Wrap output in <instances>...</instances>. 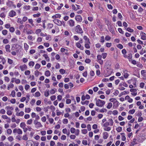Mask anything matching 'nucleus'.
I'll use <instances>...</instances> for the list:
<instances>
[{
	"label": "nucleus",
	"instance_id": "cd10ccee",
	"mask_svg": "<svg viewBox=\"0 0 146 146\" xmlns=\"http://www.w3.org/2000/svg\"><path fill=\"white\" fill-rule=\"evenodd\" d=\"M22 139L25 141H27L28 139V137L26 135H23L22 137Z\"/></svg>",
	"mask_w": 146,
	"mask_h": 146
},
{
	"label": "nucleus",
	"instance_id": "6ab92c4d",
	"mask_svg": "<svg viewBox=\"0 0 146 146\" xmlns=\"http://www.w3.org/2000/svg\"><path fill=\"white\" fill-rule=\"evenodd\" d=\"M29 141L26 142V146H29L28 145H27L28 144H30L31 146H32L33 145V141Z\"/></svg>",
	"mask_w": 146,
	"mask_h": 146
},
{
	"label": "nucleus",
	"instance_id": "dca6fc26",
	"mask_svg": "<svg viewBox=\"0 0 146 146\" xmlns=\"http://www.w3.org/2000/svg\"><path fill=\"white\" fill-rule=\"evenodd\" d=\"M29 47V45L26 43L24 44V48L25 50H27L28 49Z\"/></svg>",
	"mask_w": 146,
	"mask_h": 146
},
{
	"label": "nucleus",
	"instance_id": "c9c22d12",
	"mask_svg": "<svg viewBox=\"0 0 146 146\" xmlns=\"http://www.w3.org/2000/svg\"><path fill=\"white\" fill-rule=\"evenodd\" d=\"M17 133L18 134H22L23 132L20 129H17Z\"/></svg>",
	"mask_w": 146,
	"mask_h": 146
},
{
	"label": "nucleus",
	"instance_id": "9b49d317",
	"mask_svg": "<svg viewBox=\"0 0 146 146\" xmlns=\"http://www.w3.org/2000/svg\"><path fill=\"white\" fill-rule=\"evenodd\" d=\"M83 38L85 40V43H90L89 38H88L86 36H84Z\"/></svg>",
	"mask_w": 146,
	"mask_h": 146
},
{
	"label": "nucleus",
	"instance_id": "4be33fe9",
	"mask_svg": "<svg viewBox=\"0 0 146 146\" xmlns=\"http://www.w3.org/2000/svg\"><path fill=\"white\" fill-rule=\"evenodd\" d=\"M90 43H85V47L86 48H90V46L89 44H90Z\"/></svg>",
	"mask_w": 146,
	"mask_h": 146
},
{
	"label": "nucleus",
	"instance_id": "7c9ffc66",
	"mask_svg": "<svg viewBox=\"0 0 146 146\" xmlns=\"http://www.w3.org/2000/svg\"><path fill=\"white\" fill-rule=\"evenodd\" d=\"M40 73V72L39 71L36 70L35 71V75L36 77H37L39 75V74Z\"/></svg>",
	"mask_w": 146,
	"mask_h": 146
},
{
	"label": "nucleus",
	"instance_id": "72a5a7b5",
	"mask_svg": "<svg viewBox=\"0 0 146 146\" xmlns=\"http://www.w3.org/2000/svg\"><path fill=\"white\" fill-rule=\"evenodd\" d=\"M7 132L8 134H11L12 133V130L11 129H8L7 130Z\"/></svg>",
	"mask_w": 146,
	"mask_h": 146
},
{
	"label": "nucleus",
	"instance_id": "f3484780",
	"mask_svg": "<svg viewBox=\"0 0 146 146\" xmlns=\"http://www.w3.org/2000/svg\"><path fill=\"white\" fill-rule=\"evenodd\" d=\"M45 75L46 76H50V73L49 70H47L45 72Z\"/></svg>",
	"mask_w": 146,
	"mask_h": 146
},
{
	"label": "nucleus",
	"instance_id": "864d4df0",
	"mask_svg": "<svg viewBox=\"0 0 146 146\" xmlns=\"http://www.w3.org/2000/svg\"><path fill=\"white\" fill-rule=\"evenodd\" d=\"M11 95L13 97L15 96V92L14 90H13L11 92Z\"/></svg>",
	"mask_w": 146,
	"mask_h": 146
},
{
	"label": "nucleus",
	"instance_id": "e2e57ef3",
	"mask_svg": "<svg viewBox=\"0 0 146 146\" xmlns=\"http://www.w3.org/2000/svg\"><path fill=\"white\" fill-rule=\"evenodd\" d=\"M4 80L5 81L7 82H9L10 80L9 78L8 77H5Z\"/></svg>",
	"mask_w": 146,
	"mask_h": 146
},
{
	"label": "nucleus",
	"instance_id": "603ef678",
	"mask_svg": "<svg viewBox=\"0 0 146 146\" xmlns=\"http://www.w3.org/2000/svg\"><path fill=\"white\" fill-rule=\"evenodd\" d=\"M82 133L84 134H86L88 132L87 130L86 129H82Z\"/></svg>",
	"mask_w": 146,
	"mask_h": 146
},
{
	"label": "nucleus",
	"instance_id": "a878e982",
	"mask_svg": "<svg viewBox=\"0 0 146 146\" xmlns=\"http://www.w3.org/2000/svg\"><path fill=\"white\" fill-rule=\"evenodd\" d=\"M7 31L6 30H3L2 31V33L4 35H5L7 33Z\"/></svg>",
	"mask_w": 146,
	"mask_h": 146
},
{
	"label": "nucleus",
	"instance_id": "052dcab7",
	"mask_svg": "<svg viewBox=\"0 0 146 146\" xmlns=\"http://www.w3.org/2000/svg\"><path fill=\"white\" fill-rule=\"evenodd\" d=\"M56 97L54 95L50 97V99L52 101L56 99Z\"/></svg>",
	"mask_w": 146,
	"mask_h": 146
},
{
	"label": "nucleus",
	"instance_id": "1a4fd4ad",
	"mask_svg": "<svg viewBox=\"0 0 146 146\" xmlns=\"http://www.w3.org/2000/svg\"><path fill=\"white\" fill-rule=\"evenodd\" d=\"M76 45L78 48H80L81 50H83L84 49V47L83 46H82L81 45L80 43H76Z\"/></svg>",
	"mask_w": 146,
	"mask_h": 146
},
{
	"label": "nucleus",
	"instance_id": "4468645a",
	"mask_svg": "<svg viewBox=\"0 0 146 146\" xmlns=\"http://www.w3.org/2000/svg\"><path fill=\"white\" fill-rule=\"evenodd\" d=\"M108 121H109L108 122L109 123V125L110 126H112L113 125V121L112 119H110Z\"/></svg>",
	"mask_w": 146,
	"mask_h": 146
},
{
	"label": "nucleus",
	"instance_id": "6e6552de",
	"mask_svg": "<svg viewBox=\"0 0 146 146\" xmlns=\"http://www.w3.org/2000/svg\"><path fill=\"white\" fill-rule=\"evenodd\" d=\"M146 34L145 33L142 32L141 34V39L143 40H145L146 39V36H145Z\"/></svg>",
	"mask_w": 146,
	"mask_h": 146
},
{
	"label": "nucleus",
	"instance_id": "f03ea898",
	"mask_svg": "<svg viewBox=\"0 0 146 146\" xmlns=\"http://www.w3.org/2000/svg\"><path fill=\"white\" fill-rule=\"evenodd\" d=\"M75 31L78 33L80 34L83 33V31L80 25H78L75 27Z\"/></svg>",
	"mask_w": 146,
	"mask_h": 146
},
{
	"label": "nucleus",
	"instance_id": "0e129e2a",
	"mask_svg": "<svg viewBox=\"0 0 146 146\" xmlns=\"http://www.w3.org/2000/svg\"><path fill=\"white\" fill-rule=\"evenodd\" d=\"M145 85V83L143 82H141L140 83V87L141 88H143Z\"/></svg>",
	"mask_w": 146,
	"mask_h": 146
},
{
	"label": "nucleus",
	"instance_id": "338daca9",
	"mask_svg": "<svg viewBox=\"0 0 146 146\" xmlns=\"http://www.w3.org/2000/svg\"><path fill=\"white\" fill-rule=\"evenodd\" d=\"M107 54L106 53H103L102 54V56H103V58L104 59H105L106 57L107 56Z\"/></svg>",
	"mask_w": 146,
	"mask_h": 146
},
{
	"label": "nucleus",
	"instance_id": "c756f323",
	"mask_svg": "<svg viewBox=\"0 0 146 146\" xmlns=\"http://www.w3.org/2000/svg\"><path fill=\"white\" fill-rule=\"evenodd\" d=\"M8 139L9 141L12 142L14 138L12 136H11L8 138Z\"/></svg>",
	"mask_w": 146,
	"mask_h": 146
},
{
	"label": "nucleus",
	"instance_id": "b1692460",
	"mask_svg": "<svg viewBox=\"0 0 146 146\" xmlns=\"http://www.w3.org/2000/svg\"><path fill=\"white\" fill-rule=\"evenodd\" d=\"M42 125L41 124L40 122H39L38 123L36 126V128L40 127H42Z\"/></svg>",
	"mask_w": 146,
	"mask_h": 146
},
{
	"label": "nucleus",
	"instance_id": "393cba45",
	"mask_svg": "<svg viewBox=\"0 0 146 146\" xmlns=\"http://www.w3.org/2000/svg\"><path fill=\"white\" fill-rule=\"evenodd\" d=\"M35 64V62L33 61H31L29 63V65L30 66H33Z\"/></svg>",
	"mask_w": 146,
	"mask_h": 146
},
{
	"label": "nucleus",
	"instance_id": "49530a36",
	"mask_svg": "<svg viewBox=\"0 0 146 146\" xmlns=\"http://www.w3.org/2000/svg\"><path fill=\"white\" fill-rule=\"evenodd\" d=\"M30 73V71L29 70L25 71V74L26 75H29Z\"/></svg>",
	"mask_w": 146,
	"mask_h": 146
},
{
	"label": "nucleus",
	"instance_id": "f257e3e1",
	"mask_svg": "<svg viewBox=\"0 0 146 146\" xmlns=\"http://www.w3.org/2000/svg\"><path fill=\"white\" fill-rule=\"evenodd\" d=\"M105 104V102L104 101L100 99H98L96 101V104L97 106L102 107Z\"/></svg>",
	"mask_w": 146,
	"mask_h": 146
},
{
	"label": "nucleus",
	"instance_id": "6e6d98bb",
	"mask_svg": "<svg viewBox=\"0 0 146 146\" xmlns=\"http://www.w3.org/2000/svg\"><path fill=\"white\" fill-rule=\"evenodd\" d=\"M111 128L110 127H108L104 128V130L106 131H109L111 130Z\"/></svg>",
	"mask_w": 146,
	"mask_h": 146
},
{
	"label": "nucleus",
	"instance_id": "a18cd8bd",
	"mask_svg": "<svg viewBox=\"0 0 146 146\" xmlns=\"http://www.w3.org/2000/svg\"><path fill=\"white\" fill-rule=\"evenodd\" d=\"M127 30L130 32H132L133 31V30L129 27L127 28Z\"/></svg>",
	"mask_w": 146,
	"mask_h": 146
},
{
	"label": "nucleus",
	"instance_id": "5fc2aeb1",
	"mask_svg": "<svg viewBox=\"0 0 146 146\" xmlns=\"http://www.w3.org/2000/svg\"><path fill=\"white\" fill-rule=\"evenodd\" d=\"M7 113L8 115H10L12 114V112L11 111L8 110L7 111Z\"/></svg>",
	"mask_w": 146,
	"mask_h": 146
},
{
	"label": "nucleus",
	"instance_id": "4c0bfd02",
	"mask_svg": "<svg viewBox=\"0 0 146 146\" xmlns=\"http://www.w3.org/2000/svg\"><path fill=\"white\" fill-rule=\"evenodd\" d=\"M60 50L61 52H63L65 51H66V52H68V50L67 49H65L64 48H61Z\"/></svg>",
	"mask_w": 146,
	"mask_h": 146
},
{
	"label": "nucleus",
	"instance_id": "ea45409f",
	"mask_svg": "<svg viewBox=\"0 0 146 146\" xmlns=\"http://www.w3.org/2000/svg\"><path fill=\"white\" fill-rule=\"evenodd\" d=\"M40 95V94L38 92H36L35 94V96L36 97H39Z\"/></svg>",
	"mask_w": 146,
	"mask_h": 146
},
{
	"label": "nucleus",
	"instance_id": "20e7f679",
	"mask_svg": "<svg viewBox=\"0 0 146 146\" xmlns=\"http://www.w3.org/2000/svg\"><path fill=\"white\" fill-rule=\"evenodd\" d=\"M67 23L70 27H73L74 26L75 22L72 19L68 21L67 22Z\"/></svg>",
	"mask_w": 146,
	"mask_h": 146
},
{
	"label": "nucleus",
	"instance_id": "8fccbe9b",
	"mask_svg": "<svg viewBox=\"0 0 146 146\" xmlns=\"http://www.w3.org/2000/svg\"><path fill=\"white\" fill-rule=\"evenodd\" d=\"M3 42L4 44H7L9 42V40L7 39H4L3 40Z\"/></svg>",
	"mask_w": 146,
	"mask_h": 146
},
{
	"label": "nucleus",
	"instance_id": "5701e85b",
	"mask_svg": "<svg viewBox=\"0 0 146 146\" xmlns=\"http://www.w3.org/2000/svg\"><path fill=\"white\" fill-rule=\"evenodd\" d=\"M17 22L21 24H23V21H22L21 19L20 18H18V19Z\"/></svg>",
	"mask_w": 146,
	"mask_h": 146
},
{
	"label": "nucleus",
	"instance_id": "f8f14e48",
	"mask_svg": "<svg viewBox=\"0 0 146 146\" xmlns=\"http://www.w3.org/2000/svg\"><path fill=\"white\" fill-rule=\"evenodd\" d=\"M108 136V134L107 132H104L103 133V138L104 139H106L107 138Z\"/></svg>",
	"mask_w": 146,
	"mask_h": 146
},
{
	"label": "nucleus",
	"instance_id": "79ce46f5",
	"mask_svg": "<svg viewBox=\"0 0 146 146\" xmlns=\"http://www.w3.org/2000/svg\"><path fill=\"white\" fill-rule=\"evenodd\" d=\"M22 137L20 135H18L16 136V139L18 140L19 141L21 140V139Z\"/></svg>",
	"mask_w": 146,
	"mask_h": 146
},
{
	"label": "nucleus",
	"instance_id": "39448f33",
	"mask_svg": "<svg viewBox=\"0 0 146 146\" xmlns=\"http://www.w3.org/2000/svg\"><path fill=\"white\" fill-rule=\"evenodd\" d=\"M75 19L76 21L79 22H81L82 20V19L81 16L80 15H77L75 16Z\"/></svg>",
	"mask_w": 146,
	"mask_h": 146
},
{
	"label": "nucleus",
	"instance_id": "2eb2a0df",
	"mask_svg": "<svg viewBox=\"0 0 146 146\" xmlns=\"http://www.w3.org/2000/svg\"><path fill=\"white\" fill-rule=\"evenodd\" d=\"M26 33L27 34H31L33 33V31L32 30H28L26 31Z\"/></svg>",
	"mask_w": 146,
	"mask_h": 146
},
{
	"label": "nucleus",
	"instance_id": "ddd939ff",
	"mask_svg": "<svg viewBox=\"0 0 146 146\" xmlns=\"http://www.w3.org/2000/svg\"><path fill=\"white\" fill-rule=\"evenodd\" d=\"M122 136V140L123 141H125L126 139V137L125 136V134L124 133H120Z\"/></svg>",
	"mask_w": 146,
	"mask_h": 146
},
{
	"label": "nucleus",
	"instance_id": "680f3d73",
	"mask_svg": "<svg viewBox=\"0 0 146 146\" xmlns=\"http://www.w3.org/2000/svg\"><path fill=\"white\" fill-rule=\"evenodd\" d=\"M10 102L12 104H15L16 102L15 99H12L10 100Z\"/></svg>",
	"mask_w": 146,
	"mask_h": 146
},
{
	"label": "nucleus",
	"instance_id": "69168bd1",
	"mask_svg": "<svg viewBox=\"0 0 146 146\" xmlns=\"http://www.w3.org/2000/svg\"><path fill=\"white\" fill-rule=\"evenodd\" d=\"M118 31L119 32L121 33L122 34H123L124 33L122 29L120 28H119L118 29Z\"/></svg>",
	"mask_w": 146,
	"mask_h": 146
},
{
	"label": "nucleus",
	"instance_id": "de8ad7c7",
	"mask_svg": "<svg viewBox=\"0 0 146 146\" xmlns=\"http://www.w3.org/2000/svg\"><path fill=\"white\" fill-rule=\"evenodd\" d=\"M15 31V29L14 27H10L9 28V31L11 33H13Z\"/></svg>",
	"mask_w": 146,
	"mask_h": 146
},
{
	"label": "nucleus",
	"instance_id": "13d9d810",
	"mask_svg": "<svg viewBox=\"0 0 146 146\" xmlns=\"http://www.w3.org/2000/svg\"><path fill=\"white\" fill-rule=\"evenodd\" d=\"M41 119L42 121L45 122L46 121V118L45 116H44L42 117Z\"/></svg>",
	"mask_w": 146,
	"mask_h": 146
},
{
	"label": "nucleus",
	"instance_id": "f704fd0d",
	"mask_svg": "<svg viewBox=\"0 0 146 146\" xmlns=\"http://www.w3.org/2000/svg\"><path fill=\"white\" fill-rule=\"evenodd\" d=\"M53 26V24H52L48 23V28L49 29L52 28Z\"/></svg>",
	"mask_w": 146,
	"mask_h": 146
},
{
	"label": "nucleus",
	"instance_id": "412c9836",
	"mask_svg": "<svg viewBox=\"0 0 146 146\" xmlns=\"http://www.w3.org/2000/svg\"><path fill=\"white\" fill-rule=\"evenodd\" d=\"M30 6L29 5H25L23 7V8L28 10L30 9Z\"/></svg>",
	"mask_w": 146,
	"mask_h": 146
},
{
	"label": "nucleus",
	"instance_id": "473e14b6",
	"mask_svg": "<svg viewBox=\"0 0 146 146\" xmlns=\"http://www.w3.org/2000/svg\"><path fill=\"white\" fill-rule=\"evenodd\" d=\"M135 110L133 109L132 110H130L129 111V113L130 114H133L135 112Z\"/></svg>",
	"mask_w": 146,
	"mask_h": 146
},
{
	"label": "nucleus",
	"instance_id": "e433bc0d",
	"mask_svg": "<svg viewBox=\"0 0 146 146\" xmlns=\"http://www.w3.org/2000/svg\"><path fill=\"white\" fill-rule=\"evenodd\" d=\"M143 48L140 51V54L141 55H142L144 53H145L146 52V51L144 50H143Z\"/></svg>",
	"mask_w": 146,
	"mask_h": 146
},
{
	"label": "nucleus",
	"instance_id": "a19ab883",
	"mask_svg": "<svg viewBox=\"0 0 146 146\" xmlns=\"http://www.w3.org/2000/svg\"><path fill=\"white\" fill-rule=\"evenodd\" d=\"M40 67V65L38 64H36L35 65V69H38Z\"/></svg>",
	"mask_w": 146,
	"mask_h": 146
},
{
	"label": "nucleus",
	"instance_id": "a211bd4d",
	"mask_svg": "<svg viewBox=\"0 0 146 146\" xmlns=\"http://www.w3.org/2000/svg\"><path fill=\"white\" fill-rule=\"evenodd\" d=\"M43 56L47 59V61H50V58L48 57V55L46 54H44Z\"/></svg>",
	"mask_w": 146,
	"mask_h": 146
},
{
	"label": "nucleus",
	"instance_id": "58836bf2",
	"mask_svg": "<svg viewBox=\"0 0 146 146\" xmlns=\"http://www.w3.org/2000/svg\"><path fill=\"white\" fill-rule=\"evenodd\" d=\"M112 104L111 103H109L108 104V106H107V108L110 109L112 106Z\"/></svg>",
	"mask_w": 146,
	"mask_h": 146
},
{
	"label": "nucleus",
	"instance_id": "c03bdc74",
	"mask_svg": "<svg viewBox=\"0 0 146 146\" xmlns=\"http://www.w3.org/2000/svg\"><path fill=\"white\" fill-rule=\"evenodd\" d=\"M31 111V109L30 108H26L25 110V112L26 113H29Z\"/></svg>",
	"mask_w": 146,
	"mask_h": 146
},
{
	"label": "nucleus",
	"instance_id": "4d7b16f0",
	"mask_svg": "<svg viewBox=\"0 0 146 146\" xmlns=\"http://www.w3.org/2000/svg\"><path fill=\"white\" fill-rule=\"evenodd\" d=\"M32 122V119H30L28 120L27 122V123L28 124H31Z\"/></svg>",
	"mask_w": 146,
	"mask_h": 146
},
{
	"label": "nucleus",
	"instance_id": "0eeeda50",
	"mask_svg": "<svg viewBox=\"0 0 146 146\" xmlns=\"http://www.w3.org/2000/svg\"><path fill=\"white\" fill-rule=\"evenodd\" d=\"M16 15V13L14 11L12 10L9 13V16L11 17H13Z\"/></svg>",
	"mask_w": 146,
	"mask_h": 146
},
{
	"label": "nucleus",
	"instance_id": "aec40b11",
	"mask_svg": "<svg viewBox=\"0 0 146 146\" xmlns=\"http://www.w3.org/2000/svg\"><path fill=\"white\" fill-rule=\"evenodd\" d=\"M13 2L12 1H9V3L11 4V6L13 7L14 8H16V6L15 5L13 4Z\"/></svg>",
	"mask_w": 146,
	"mask_h": 146
},
{
	"label": "nucleus",
	"instance_id": "3c124183",
	"mask_svg": "<svg viewBox=\"0 0 146 146\" xmlns=\"http://www.w3.org/2000/svg\"><path fill=\"white\" fill-rule=\"evenodd\" d=\"M76 131V130L75 128L72 127L70 129V132L72 133H74Z\"/></svg>",
	"mask_w": 146,
	"mask_h": 146
},
{
	"label": "nucleus",
	"instance_id": "2f4dec72",
	"mask_svg": "<svg viewBox=\"0 0 146 146\" xmlns=\"http://www.w3.org/2000/svg\"><path fill=\"white\" fill-rule=\"evenodd\" d=\"M25 126L26 125L24 122H22L20 124V126L23 128L25 127Z\"/></svg>",
	"mask_w": 146,
	"mask_h": 146
},
{
	"label": "nucleus",
	"instance_id": "423d86ee",
	"mask_svg": "<svg viewBox=\"0 0 146 146\" xmlns=\"http://www.w3.org/2000/svg\"><path fill=\"white\" fill-rule=\"evenodd\" d=\"M19 68L21 71H23L24 70H27V67L26 65L24 64L23 65L20 66H19Z\"/></svg>",
	"mask_w": 146,
	"mask_h": 146
},
{
	"label": "nucleus",
	"instance_id": "c85d7f7f",
	"mask_svg": "<svg viewBox=\"0 0 146 146\" xmlns=\"http://www.w3.org/2000/svg\"><path fill=\"white\" fill-rule=\"evenodd\" d=\"M59 72L61 74H63L65 73V71L63 69H61L59 70Z\"/></svg>",
	"mask_w": 146,
	"mask_h": 146
},
{
	"label": "nucleus",
	"instance_id": "9d476101",
	"mask_svg": "<svg viewBox=\"0 0 146 146\" xmlns=\"http://www.w3.org/2000/svg\"><path fill=\"white\" fill-rule=\"evenodd\" d=\"M10 45L9 44H7L5 48L7 52H11V50L10 49Z\"/></svg>",
	"mask_w": 146,
	"mask_h": 146
},
{
	"label": "nucleus",
	"instance_id": "774afa93",
	"mask_svg": "<svg viewBox=\"0 0 146 146\" xmlns=\"http://www.w3.org/2000/svg\"><path fill=\"white\" fill-rule=\"evenodd\" d=\"M110 37L108 35L106 36L105 37V40H109L110 39Z\"/></svg>",
	"mask_w": 146,
	"mask_h": 146
},
{
	"label": "nucleus",
	"instance_id": "37998d69",
	"mask_svg": "<svg viewBox=\"0 0 146 146\" xmlns=\"http://www.w3.org/2000/svg\"><path fill=\"white\" fill-rule=\"evenodd\" d=\"M89 102L88 101L86 100L85 102H81V103L82 105H84L85 104H86L87 105H88L89 103Z\"/></svg>",
	"mask_w": 146,
	"mask_h": 146
},
{
	"label": "nucleus",
	"instance_id": "bb28decb",
	"mask_svg": "<svg viewBox=\"0 0 146 146\" xmlns=\"http://www.w3.org/2000/svg\"><path fill=\"white\" fill-rule=\"evenodd\" d=\"M122 129V128L121 127H118L116 128V130L118 132H121Z\"/></svg>",
	"mask_w": 146,
	"mask_h": 146
},
{
	"label": "nucleus",
	"instance_id": "bf43d9fd",
	"mask_svg": "<svg viewBox=\"0 0 146 146\" xmlns=\"http://www.w3.org/2000/svg\"><path fill=\"white\" fill-rule=\"evenodd\" d=\"M107 111V110L105 108L103 109H101L100 110V112L103 113L104 112H106Z\"/></svg>",
	"mask_w": 146,
	"mask_h": 146
},
{
	"label": "nucleus",
	"instance_id": "09e8293b",
	"mask_svg": "<svg viewBox=\"0 0 146 146\" xmlns=\"http://www.w3.org/2000/svg\"><path fill=\"white\" fill-rule=\"evenodd\" d=\"M68 120L67 119H64L63 120V123L64 124H67L68 123Z\"/></svg>",
	"mask_w": 146,
	"mask_h": 146
},
{
	"label": "nucleus",
	"instance_id": "7ed1b4c3",
	"mask_svg": "<svg viewBox=\"0 0 146 146\" xmlns=\"http://www.w3.org/2000/svg\"><path fill=\"white\" fill-rule=\"evenodd\" d=\"M53 21L54 23L59 26H61L62 24V23H64V21H61L58 19H54V20Z\"/></svg>",
	"mask_w": 146,
	"mask_h": 146
}]
</instances>
